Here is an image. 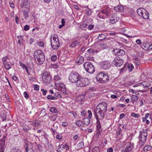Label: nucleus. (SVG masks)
Instances as JSON below:
<instances>
[{
    "label": "nucleus",
    "instance_id": "64",
    "mask_svg": "<svg viewBox=\"0 0 152 152\" xmlns=\"http://www.w3.org/2000/svg\"><path fill=\"white\" fill-rule=\"evenodd\" d=\"M107 152H113V148L111 147L109 148L107 150Z\"/></svg>",
    "mask_w": 152,
    "mask_h": 152
},
{
    "label": "nucleus",
    "instance_id": "10",
    "mask_svg": "<svg viewBox=\"0 0 152 152\" xmlns=\"http://www.w3.org/2000/svg\"><path fill=\"white\" fill-rule=\"evenodd\" d=\"M148 132L147 129H143L142 131H140L139 132V139L140 140L146 141Z\"/></svg>",
    "mask_w": 152,
    "mask_h": 152
},
{
    "label": "nucleus",
    "instance_id": "21",
    "mask_svg": "<svg viewBox=\"0 0 152 152\" xmlns=\"http://www.w3.org/2000/svg\"><path fill=\"white\" fill-rule=\"evenodd\" d=\"M83 8L86 11L85 13L87 15H91L92 13V11L91 9L88 8V6L84 7Z\"/></svg>",
    "mask_w": 152,
    "mask_h": 152
},
{
    "label": "nucleus",
    "instance_id": "48",
    "mask_svg": "<svg viewBox=\"0 0 152 152\" xmlns=\"http://www.w3.org/2000/svg\"><path fill=\"white\" fill-rule=\"evenodd\" d=\"M37 44L38 46L40 47H43L44 46V43L42 41H40L37 42Z\"/></svg>",
    "mask_w": 152,
    "mask_h": 152
},
{
    "label": "nucleus",
    "instance_id": "12",
    "mask_svg": "<svg viewBox=\"0 0 152 152\" xmlns=\"http://www.w3.org/2000/svg\"><path fill=\"white\" fill-rule=\"evenodd\" d=\"M88 112L89 114L88 118H84L83 121V124L86 125H88L89 124L90 121L89 118H91L92 116V113L91 111L89 110L88 111Z\"/></svg>",
    "mask_w": 152,
    "mask_h": 152
},
{
    "label": "nucleus",
    "instance_id": "56",
    "mask_svg": "<svg viewBox=\"0 0 152 152\" xmlns=\"http://www.w3.org/2000/svg\"><path fill=\"white\" fill-rule=\"evenodd\" d=\"M31 125L34 126H38L39 125V124L38 122L36 121H34L32 123Z\"/></svg>",
    "mask_w": 152,
    "mask_h": 152
},
{
    "label": "nucleus",
    "instance_id": "50",
    "mask_svg": "<svg viewBox=\"0 0 152 152\" xmlns=\"http://www.w3.org/2000/svg\"><path fill=\"white\" fill-rule=\"evenodd\" d=\"M54 79L56 81H58L61 79V77L58 75H56L54 76Z\"/></svg>",
    "mask_w": 152,
    "mask_h": 152
},
{
    "label": "nucleus",
    "instance_id": "45",
    "mask_svg": "<svg viewBox=\"0 0 152 152\" xmlns=\"http://www.w3.org/2000/svg\"><path fill=\"white\" fill-rule=\"evenodd\" d=\"M146 141H140L139 142V145L140 147L142 146L144 144H145Z\"/></svg>",
    "mask_w": 152,
    "mask_h": 152
},
{
    "label": "nucleus",
    "instance_id": "8",
    "mask_svg": "<svg viewBox=\"0 0 152 152\" xmlns=\"http://www.w3.org/2000/svg\"><path fill=\"white\" fill-rule=\"evenodd\" d=\"M80 75L76 72H71L69 75V80L72 83H76Z\"/></svg>",
    "mask_w": 152,
    "mask_h": 152
},
{
    "label": "nucleus",
    "instance_id": "42",
    "mask_svg": "<svg viewBox=\"0 0 152 152\" xmlns=\"http://www.w3.org/2000/svg\"><path fill=\"white\" fill-rule=\"evenodd\" d=\"M27 11L24 10L23 11V15L24 17L26 18L28 17V14L29 10H27Z\"/></svg>",
    "mask_w": 152,
    "mask_h": 152
},
{
    "label": "nucleus",
    "instance_id": "39",
    "mask_svg": "<svg viewBox=\"0 0 152 152\" xmlns=\"http://www.w3.org/2000/svg\"><path fill=\"white\" fill-rule=\"evenodd\" d=\"M8 58V57L7 56H6L4 58L2 59V61L3 63V64H5V63H8V60L9 59H7Z\"/></svg>",
    "mask_w": 152,
    "mask_h": 152
},
{
    "label": "nucleus",
    "instance_id": "34",
    "mask_svg": "<svg viewBox=\"0 0 152 152\" xmlns=\"http://www.w3.org/2000/svg\"><path fill=\"white\" fill-rule=\"evenodd\" d=\"M75 124L78 126L80 127L83 125V121L80 120H79L77 121L76 122Z\"/></svg>",
    "mask_w": 152,
    "mask_h": 152
},
{
    "label": "nucleus",
    "instance_id": "60",
    "mask_svg": "<svg viewBox=\"0 0 152 152\" xmlns=\"http://www.w3.org/2000/svg\"><path fill=\"white\" fill-rule=\"evenodd\" d=\"M41 90L43 92V94L44 95H45L46 94V93L47 92V90H45L43 88Z\"/></svg>",
    "mask_w": 152,
    "mask_h": 152
},
{
    "label": "nucleus",
    "instance_id": "9",
    "mask_svg": "<svg viewBox=\"0 0 152 152\" xmlns=\"http://www.w3.org/2000/svg\"><path fill=\"white\" fill-rule=\"evenodd\" d=\"M42 78L43 82L48 84L52 81L50 73L47 72H44L42 75Z\"/></svg>",
    "mask_w": 152,
    "mask_h": 152
},
{
    "label": "nucleus",
    "instance_id": "7",
    "mask_svg": "<svg viewBox=\"0 0 152 152\" xmlns=\"http://www.w3.org/2000/svg\"><path fill=\"white\" fill-rule=\"evenodd\" d=\"M83 66L86 72L90 74H92L95 72L94 66L90 62H86L83 64Z\"/></svg>",
    "mask_w": 152,
    "mask_h": 152
},
{
    "label": "nucleus",
    "instance_id": "43",
    "mask_svg": "<svg viewBox=\"0 0 152 152\" xmlns=\"http://www.w3.org/2000/svg\"><path fill=\"white\" fill-rule=\"evenodd\" d=\"M113 39L111 37H109L106 38L105 41L106 42L107 44L109 43L110 42L112 41Z\"/></svg>",
    "mask_w": 152,
    "mask_h": 152
},
{
    "label": "nucleus",
    "instance_id": "4",
    "mask_svg": "<svg viewBox=\"0 0 152 152\" xmlns=\"http://www.w3.org/2000/svg\"><path fill=\"white\" fill-rule=\"evenodd\" d=\"M50 43L52 48L54 50H57L60 46L58 36L56 34L52 35L50 38Z\"/></svg>",
    "mask_w": 152,
    "mask_h": 152
},
{
    "label": "nucleus",
    "instance_id": "17",
    "mask_svg": "<svg viewBox=\"0 0 152 152\" xmlns=\"http://www.w3.org/2000/svg\"><path fill=\"white\" fill-rule=\"evenodd\" d=\"M114 9L116 12H123L124 10V8L121 6L118 5L117 6L114 7Z\"/></svg>",
    "mask_w": 152,
    "mask_h": 152
},
{
    "label": "nucleus",
    "instance_id": "20",
    "mask_svg": "<svg viewBox=\"0 0 152 152\" xmlns=\"http://www.w3.org/2000/svg\"><path fill=\"white\" fill-rule=\"evenodd\" d=\"M86 95V93L80 95L77 98V101L80 102H81L84 101L85 100V96Z\"/></svg>",
    "mask_w": 152,
    "mask_h": 152
},
{
    "label": "nucleus",
    "instance_id": "59",
    "mask_svg": "<svg viewBox=\"0 0 152 152\" xmlns=\"http://www.w3.org/2000/svg\"><path fill=\"white\" fill-rule=\"evenodd\" d=\"M59 146L60 147V148H61V150L62 151L64 149H65V146L62 144L59 145Z\"/></svg>",
    "mask_w": 152,
    "mask_h": 152
},
{
    "label": "nucleus",
    "instance_id": "29",
    "mask_svg": "<svg viewBox=\"0 0 152 152\" xmlns=\"http://www.w3.org/2000/svg\"><path fill=\"white\" fill-rule=\"evenodd\" d=\"M152 147L151 145H146L143 148V151H147L151 150Z\"/></svg>",
    "mask_w": 152,
    "mask_h": 152
},
{
    "label": "nucleus",
    "instance_id": "40",
    "mask_svg": "<svg viewBox=\"0 0 152 152\" xmlns=\"http://www.w3.org/2000/svg\"><path fill=\"white\" fill-rule=\"evenodd\" d=\"M12 152H22L21 150L19 149H17L15 147H13Z\"/></svg>",
    "mask_w": 152,
    "mask_h": 152
},
{
    "label": "nucleus",
    "instance_id": "61",
    "mask_svg": "<svg viewBox=\"0 0 152 152\" xmlns=\"http://www.w3.org/2000/svg\"><path fill=\"white\" fill-rule=\"evenodd\" d=\"M56 138L59 140H61L62 138V137L59 134H57L56 135Z\"/></svg>",
    "mask_w": 152,
    "mask_h": 152
},
{
    "label": "nucleus",
    "instance_id": "54",
    "mask_svg": "<svg viewBox=\"0 0 152 152\" xmlns=\"http://www.w3.org/2000/svg\"><path fill=\"white\" fill-rule=\"evenodd\" d=\"M20 66L23 68V69H25L26 67H27L26 66L25 64H23L21 62H20Z\"/></svg>",
    "mask_w": 152,
    "mask_h": 152
},
{
    "label": "nucleus",
    "instance_id": "24",
    "mask_svg": "<svg viewBox=\"0 0 152 152\" xmlns=\"http://www.w3.org/2000/svg\"><path fill=\"white\" fill-rule=\"evenodd\" d=\"M100 47L102 49L107 48H108V44L105 41L103 42L100 45Z\"/></svg>",
    "mask_w": 152,
    "mask_h": 152
},
{
    "label": "nucleus",
    "instance_id": "33",
    "mask_svg": "<svg viewBox=\"0 0 152 152\" xmlns=\"http://www.w3.org/2000/svg\"><path fill=\"white\" fill-rule=\"evenodd\" d=\"M132 103H134V102L137 101L138 99V97L135 95H132Z\"/></svg>",
    "mask_w": 152,
    "mask_h": 152
},
{
    "label": "nucleus",
    "instance_id": "32",
    "mask_svg": "<svg viewBox=\"0 0 152 152\" xmlns=\"http://www.w3.org/2000/svg\"><path fill=\"white\" fill-rule=\"evenodd\" d=\"M77 146L78 147L79 149H81L83 148L84 147V142L82 141L78 143Z\"/></svg>",
    "mask_w": 152,
    "mask_h": 152
},
{
    "label": "nucleus",
    "instance_id": "26",
    "mask_svg": "<svg viewBox=\"0 0 152 152\" xmlns=\"http://www.w3.org/2000/svg\"><path fill=\"white\" fill-rule=\"evenodd\" d=\"M141 83L144 88H147L151 85V84L149 82L147 81L143 82Z\"/></svg>",
    "mask_w": 152,
    "mask_h": 152
},
{
    "label": "nucleus",
    "instance_id": "62",
    "mask_svg": "<svg viewBox=\"0 0 152 152\" xmlns=\"http://www.w3.org/2000/svg\"><path fill=\"white\" fill-rule=\"evenodd\" d=\"M113 51L114 52V53L116 55H117V54L118 53V51H119L118 50V49H114L113 50Z\"/></svg>",
    "mask_w": 152,
    "mask_h": 152
},
{
    "label": "nucleus",
    "instance_id": "19",
    "mask_svg": "<svg viewBox=\"0 0 152 152\" xmlns=\"http://www.w3.org/2000/svg\"><path fill=\"white\" fill-rule=\"evenodd\" d=\"M76 61L79 64H82L84 62V58L82 56H79L77 57Z\"/></svg>",
    "mask_w": 152,
    "mask_h": 152
},
{
    "label": "nucleus",
    "instance_id": "51",
    "mask_svg": "<svg viewBox=\"0 0 152 152\" xmlns=\"http://www.w3.org/2000/svg\"><path fill=\"white\" fill-rule=\"evenodd\" d=\"M34 89L35 90H39V86L37 85H33Z\"/></svg>",
    "mask_w": 152,
    "mask_h": 152
},
{
    "label": "nucleus",
    "instance_id": "57",
    "mask_svg": "<svg viewBox=\"0 0 152 152\" xmlns=\"http://www.w3.org/2000/svg\"><path fill=\"white\" fill-rule=\"evenodd\" d=\"M23 95L25 97L26 99H27L29 97L28 94H27L26 92H24L23 93Z\"/></svg>",
    "mask_w": 152,
    "mask_h": 152
},
{
    "label": "nucleus",
    "instance_id": "53",
    "mask_svg": "<svg viewBox=\"0 0 152 152\" xmlns=\"http://www.w3.org/2000/svg\"><path fill=\"white\" fill-rule=\"evenodd\" d=\"M30 28V27L28 25H26L24 26V29L25 31H28Z\"/></svg>",
    "mask_w": 152,
    "mask_h": 152
},
{
    "label": "nucleus",
    "instance_id": "31",
    "mask_svg": "<svg viewBox=\"0 0 152 152\" xmlns=\"http://www.w3.org/2000/svg\"><path fill=\"white\" fill-rule=\"evenodd\" d=\"M87 25V24L84 23H83L80 25V28L81 29L85 30L86 29Z\"/></svg>",
    "mask_w": 152,
    "mask_h": 152
},
{
    "label": "nucleus",
    "instance_id": "47",
    "mask_svg": "<svg viewBox=\"0 0 152 152\" xmlns=\"http://www.w3.org/2000/svg\"><path fill=\"white\" fill-rule=\"evenodd\" d=\"M87 51L88 52L90 55L93 54L95 52V50H93L91 48L88 49Z\"/></svg>",
    "mask_w": 152,
    "mask_h": 152
},
{
    "label": "nucleus",
    "instance_id": "18",
    "mask_svg": "<svg viewBox=\"0 0 152 152\" xmlns=\"http://www.w3.org/2000/svg\"><path fill=\"white\" fill-rule=\"evenodd\" d=\"M146 10L143 8H138L137 10V12L138 14L140 16L141 15H142L144 12H146Z\"/></svg>",
    "mask_w": 152,
    "mask_h": 152
},
{
    "label": "nucleus",
    "instance_id": "15",
    "mask_svg": "<svg viewBox=\"0 0 152 152\" xmlns=\"http://www.w3.org/2000/svg\"><path fill=\"white\" fill-rule=\"evenodd\" d=\"M107 37V36L106 34H99L97 38L99 41H102L105 40Z\"/></svg>",
    "mask_w": 152,
    "mask_h": 152
},
{
    "label": "nucleus",
    "instance_id": "13",
    "mask_svg": "<svg viewBox=\"0 0 152 152\" xmlns=\"http://www.w3.org/2000/svg\"><path fill=\"white\" fill-rule=\"evenodd\" d=\"M30 4L28 1L25 0L21 4L20 6L22 8H25L26 9V10H29Z\"/></svg>",
    "mask_w": 152,
    "mask_h": 152
},
{
    "label": "nucleus",
    "instance_id": "38",
    "mask_svg": "<svg viewBox=\"0 0 152 152\" xmlns=\"http://www.w3.org/2000/svg\"><path fill=\"white\" fill-rule=\"evenodd\" d=\"M92 152H99L100 150L98 146L95 147L92 150Z\"/></svg>",
    "mask_w": 152,
    "mask_h": 152
},
{
    "label": "nucleus",
    "instance_id": "63",
    "mask_svg": "<svg viewBox=\"0 0 152 152\" xmlns=\"http://www.w3.org/2000/svg\"><path fill=\"white\" fill-rule=\"evenodd\" d=\"M4 143H2L0 142V148H4Z\"/></svg>",
    "mask_w": 152,
    "mask_h": 152
},
{
    "label": "nucleus",
    "instance_id": "5",
    "mask_svg": "<svg viewBox=\"0 0 152 152\" xmlns=\"http://www.w3.org/2000/svg\"><path fill=\"white\" fill-rule=\"evenodd\" d=\"M96 78L97 80L100 83H104L109 80V77L107 74L101 72L97 74Z\"/></svg>",
    "mask_w": 152,
    "mask_h": 152
},
{
    "label": "nucleus",
    "instance_id": "25",
    "mask_svg": "<svg viewBox=\"0 0 152 152\" xmlns=\"http://www.w3.org/2000/svg\"><path fill=\"white\" fill-rule=\"evenodd\" d=\"M141 16L144 19H148L149 18V13L146 10V12H144L142 15H141Z\"/></svg>",
    "mask_w": 152,
    "mask_h": 152
},
{
    "label": "nucleus",
    "instance_id": "58",
    "mask_svg": "<svg viewBox=\"0 0 152 152\" xmlns=\"http://www.w3.org/2000/svg\"><path fill=\"white\" fill-rule=\"evenodd\" d=\"M94 27V25H89L88 26V28L89 30H92V29Z\"/></svg>",
    "mask_w": 152,
    "mask_h": 152
},
{
    "label": "nucleus",
    "instance_id": "16",
    "mask_svg": "<svg viewBox=\"0 0 152 152\" xmlns=\"http://www.w3.org/2000/svg\"><path fill=\"white\" fill-rule=\"evenodd\" d=\"M110 16L111 17L110 18V23L113 24L118 21L116 19V17L114 15H112Z\"/></svg>",
    "mask_w": 152,
    "mask_h": 152
},
{
    "label": "nucleus",
    "instance_id": "3",
    "mask_svg": "<svg viewBox=\"0 0 152 152\" xmlns=\"http://www.w3.org/2000/svg\"><path fill=\"white\" fill-rule=\"evenodd\" d=\"M112 9L108 6L102 9L98 14V16L100 18L104 19L110 16Z\"/></svg>",
    "mask_w": 152,
    "mask_h": 152
},
{
    "label": "nucleus",
    "instance_id": "35",
    "mask_svg": "<svg viewBox=\"0 0 152 152\" xmlns=\"http://www.w3.org/2000/svg\"><path fill=\"white\" fill-rule=\"evenodd\" d=\"M47 98L49 99L50 100H56L57 99V98L55 96H53L51 95H49L47 97Z\"/></svg>",
    "mask_w": 152,
    "mask_h": 152
},
{
    "label": "nucleus",
    "instance_id": "14",
    "mask_svg": "<svg viewBox=\"0 0 152 152\" xmlns=\"http://www.w3.org/2000/svg\"><path fill=\"white\" fill-rule=\"evenodd\" d=\"M101 65L102 68L105 69H109L110 67V64L108 61H104L102 62Z\"/></svg>",
    "mask_w": 152,
    "mask_h": 152
},
{
    "label": "nucleus",
    "instance_id": "22",
    "mask_svg": "<svg viewBox=\"0 0 152 152\" xmlns=\"http://www.w3.org/2000/svg\"><path fill=\"white\" fill-rule=\"evenodd\" d=\"M133 148V146L132 144L130 143L126 148L124 152H128L131 151Z\"/></svg>",
    "mask_w": 152,
    "mask_h": 152
},
{
    "label": "nucleus",
    "instance_id": "46",
    "mask_svg": "<svg viewBox=\"0 0 152 152\" xmlns=\"http://www.w3.org/2000/svg\"><path fill=\"white\" fill-rule=\"evenodd\" d=\"M57 56L56 55H53L52 56L51 58V60L53 61H56L57 59Z\"/></svg>",
    "mask_w": 152,
    "mask_h": 152
},
{
    "label": "nucleus",
    "instance_id": "6",
    "mask_svg": "<svg viewBox=\"0 0 152 152\" xmlns=\"http://www.w3.org/2000/svg\"><path fill=\"white\" fill-rule=\"evenodd\" d=\"M88 80L86 78L82 77L80 76L79 79L76 83V85L77 87H83L87 85Z\"/></svg>",
    "mask_w": 152,
    "mask_h": 152
},
{
    "label": "nucleus",
    "instance_id": "30",
    "mask_svg": "<svg viewBox=\"0 0 152 152\" xmlns=\"http://www.w3.org/2000/svg\"><path fill=\"white\" fill-rule=\"evenodd\" d=\"M127 70V64H126L124 66L121 68L120 71V73H122Z\"/></svg>",
    "mask_w": 152,
    "mask_h": 152
},
{
    "label": "nucleus",
    "instance_id": "52",
    "mask_svg": "<svg viewBox=\"0 0 152 152\" xmlns=\"http://www.w3.org/2000/svg\"><path fill=\"white\" fill-rule=\"evenodd\" d=\"M131 116L135 118H138L140 116V115L138 114L132 113L131 114Z\"/></svg>",
    "mask_w": 152,
    "mask_h": 152
},
{
    "label": "nucleus",
    "instance_id": "36",
    "mask_svg": "<svg viewBox=\"0 0 152 152\" xmlns=\"http://www.w3.org/2000/svg\"><path fill=\"white\" fill-rule=\"evenodd\" d=\"M120 52L118 54V56H123L125 54V52L122 49H120Z\"/></svg>",
    "mask_w": 152,
    "mask_h": 152
},
{
    "label": "nucleus",
    "instance_id": "49",
    "mask_svg": "<svg viewBox=\"0 0 152 152\" xmlns=\"http://www.w3.org/2000/svg\"><path fill=\"white\" fill-rule=\"evenodd\" d=\"M141 47L145 50H147L149 48V47L148 46H146V45H143L141 46Z\"/></svg>",
    "mask_w": 152,
    "mask_h": 152
},
{
    "label": "nucleus",
    "instance_id": "23",
    "mask_svg": "<svg viewBox=\"0 0 152 152\" xmlns=\"http://www.w3.org/2000/svg\"><path fill=\"white\" fill-rule=\"evenodd\" d=\"M24 147L25 148V151H27L28 150L30 149V148H32L33 146L32 144L31 143L29 145L28 143H26L24 146Z\"/></svg>",
    "mask_w": 152,
    "mask_h": 152
},
{
    "label": "nucleus",
    "instance_id": "1",
    "mask_svg": "<svg viewBox=\"0 0 152 152\" xmlns=\"http://www.w3.org/2000/svg\"><path fill=\"white\" fill-rule=\"evenodd\" d=\"M107 104L105 102L99 103L94 111V114L97 120V132L100 133L102 131L101 124L99 120H102L104 117L107 111Z\"/></svg>",
    "mask_w": 152,
    "mask_h": 152
},
{
    "label": "nucleus",
    "instance_id": "55",
    "mask_svg": "<svg viewBox=\"0 0 152 152\" xmlns=\"http://www.w3.org/2000/svg\"><path fill=\"white\" fill-rule=\"evenodd\" d=\"M6 138V136H4L3 137L1 140L0 141V142H1L5 143V139Z\"/></svg>",
    "mask_w": 152,
    "mask_h": 152
},
{
    "label": "nucleus",
    "instance_id": "11",
    "mask_svg": "<svg viewBox=\"0 0 152 152\" xmlns=\"http://www.w3.org/2000/svg\"><path fill=\"white\" fill-rule=\"evenodd\" d=\"M113 64L116 66H120L123 64V61L121 58L119 57L116 58L113 61Z\"/></svg>",
    "mask_w": 152,
    "mask_h": 152
},
{
    "label": "nucleus",
    "instance_id": "37",
    "mask_svg": "<svg viewBox=\"0 0 152 152\" xmlns=\"http://www.w3.org/2000/svg\"><path fill=\"white\" fill-rule=\"evenodd\" d=\"M4 65L6 70H8L11 68V66L10 65L8 64L7 63H5Z\"/></svg>",
    "mask_w": 152,
    "mask_h": 152
},
{
    "label": "nucleus",
    "instance_id": "27",
    "mask_svg": "<svg viewBox=\"0 0 152 152\" xmlns=\"http://www.w3.org/2000/svg\"><path fill=\"white\" fill-rule=\"evenodd\" d=\"M80 42L77 41H75L73 42L71 44L70 46L72 48H75L79 44Z\"/></svg>",
    "mask_w": 152,
    "mask_h": 152
},
{
    "label": "nucleus",
    "instance_id": "44",
    "mask_svg": "<svg viewBox=\"0 0 152 152\" xmlns=\"http://www.w3.org/2000/svg\"><path fill=\"white\" fill-rule=\"evenodd\" d=\"M50 112L52 113H56L57 110L54 107H52L51 108L50 110Z\"/></svg>",
    "mask_w": 152,
    "mask_h": 152
},
{
    "label": "nucleus",
    "instance_id": "41",
    "mask_svg": "<svg viewBox=\"0 0 152 152\" xmlns=\"http://www.w3.org/2000/svg\"><path fill=\"white\" fill-rule=\"evenodd\" d=\"M57 117V114L51 116L50 118V119L52 121H55Z\"/></svg>",
    "mask_w": 152,
    "mask_h": 152
},
{
    "label": "nucleus",
    "instance_id": "28",
    "mask_svg": "<svg viewBox=\"0 0 152 152\" xmlns=\"http://www.w3.org/2000/svg\"><path fill=\"white\" fill-rule=\"evenodd\" d=\"M128 68L129 72H131L134 69V66L132 64H127V68Z\"/></svg>",
    "mask_w": 152,
    "mask_h": 152
},
{
    "label": "nucleus",
    "instance_id": "2",
    "mask_svg": "<svg viewBox=\"0 0 152 152\" xmlns=\"http://www.w3.org/2000/svg\"><path fill=\"white\" fill-rule=\"evenodd\" d=\"M34 59L37 64H42L45 61V56L41 50H36L34 55Z\"/></svg>",
    "mask_w": 152,
    "mask_h": 152
}]
</instances>
